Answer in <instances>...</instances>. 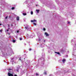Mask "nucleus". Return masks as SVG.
<instances>
[{"instance_id":"obj_7","label":"nucleus","mask_w":76,"mask_h":76,"mask_svg":"<svg viewBox=\"0 0 76 76\" xmlns=\"http://www.w3.org/2000/svg\"><path fill=\"white\" fill-rule=\"evenodd\" d=\"M16 19L17 20H19V17H17L16 18Z\"/></svg>"},{"instance_id":"obj_22","label":"nucleus","mask_w":76,"mask_h":76,"mask_svg":"<svg viewBox=\"0 0 76 76\" xmlns=\"http://www.w3.org/2000/svg\"><path fill=\"white\" fill-rule=\"evenodd\" d=\"M7 16L5 17V19H7Z\"/></svg>"},{"instance_id":"obj_14","label":"nucleus","mask_w":76,"mask_h":76,"mask_svg":"<svg viewBox=\"0 0 76 76\" xmlns=\"http://www.w3.org/2000/svg\"><path fill=\"white\" fill-rule=\"evenodd\" d=\"M2 31H3V30H0V31L1 32H2Z\"/></svg>"},{"instance_id":"obj_28","label":"nucleus","mask_w":76,"mask_h":76,"mask_svg":"<svg viewBox=\"0 0 76 76\" xmlns=\"http://www.w3.org/2000/svg\"><path fill=\"white\" fill-rule=\"evenodd\" d=\"M14 76H17V75H14Z\"/></svg>"},{"instance_id":"obj_30","label":"nucleus","mask_w":76,"mask_h":76,"mask_svg":"<svg viewBox=\"0 0 76 76\" xmlns=\"http://www.w3.org/2000/svg\"><path fill=\"white\" fill-rule=\"evenodd\" d=\"M10 29L9 28H8V29Z\"/></svg>"},{"instance_id":"obj_1","label":"nucleus","mask_w":76,"mask_h":76,"mask_svg":"<svg viewBox=\"0 0 76 76\" xmlns=\"http://www.w3.org/2000/svg\"><path fill=\"white\" fill-rule=\"evenodd\" d=\"M8 75L9 76H13V74L9 73H8Z\"/></svg>"},{"instance_id":"obj_19","label":"nucleus","mask_w":76,"mask_h":76,"mask_svg":"<svg viewBox=\"0 0 76 76\" xmlns=\"http://www.w3.org/2000/svg\"><path fill=\"white\" fill-rule=\"evenodd\" d=\"M19 32V31H17V33H18V32Z\"/></svg>"},{"instance_id":"obj_24","label":"nucleus","mask_w":76,"mask_h":76,"mask_svg":"<svg viewBox=\"0 0 76 76\" xmlns=\"http://www.w3.org/2000/svg\"><path fill=\"white\" fill-rule=\"evenodd\" d=\"M19 60H21V59H20V58L19 59Z\"/></svg>"},{"instance_id":"obj_12","label":"nucleus","mask_w":76,"mask_h":76,"mask_svg":"<svg viewBox=\"0 0 76 76\" xmlns=\"http://www.w3.org/2000/svg\"><path fill=\"white\" fill-rule=\"evenodd\" d=\"M15 9V8L14 7H12V10H13V9Z\"/></svg>"},{"instance_id":"obj_3","label":"nucleus","mask_w":76,"mask_h":76,"mask_svg":"<svg viewBox=\"0 0 76 76\" xmlns=\"http://www.w3.org/2000/svg\"><path fill=\"white\" fill-rule=\"evenodd\" d=\"M25 28L26 29H27V30H28V29H29V27H28V26H27L25 27Z\"/></svg>"},{"instance_id":"obj_4","label":"nucleus","mask_w":76,"mask_h":76,"mask_svg":"<svg viewBox=\"0 0 76 76\" xmlns=\"http://www.w3.org/2000/svg\"><path fill=\"white\" fill-rule=\"evenodd\" d=\"M45 35H46V37H47V36H48V35H48V33H47V32H45Z\"/></svg>"},{"instance_id":"obj_5","label":"nucleus","mask_w":76,"mask_h":76,"mask_svg":"<svg viewBox=\"0 0 76 76\" xmlns=\"http://www.w3.org/2000/svg\"><path fill=\"white\" fill-rule=\"evenodd\" d=\"M62 61H63V63H64L65 61H66V60H65V59H63V60H62Z\"/></svg>"},{"instance_id":"obj_32","label":"nucleus","mask_w":76,"mask_h":76,"mask_svg":"<svg viewBox=\"0 0 76 76\" xmlns=\"http://www.w3.org/2000/svg\"><path fill=\"white\" fill-rule=\"evenodd\" d=\"M5 32H6V31H5Z\"/></svg>"},{"instance_id":"obj_11","label":"nucleus","mask_w":76,"mask_h":76,"mask_svg":"<svg viewBox=\"0 0 76 76\" xmlns=\"http://www.w3.org/2000/svg\"><path fill=\"white\" fill-rule=\"evenodd\" d=\"M44 75H47V73H46V72H44Z\"/></svg>"},{"instance_id":"obj_25","label":"nucleus","mask_w":76,"mask_h":76,"mask_svg":"<svg viewBox=\"0 0 76 76\" xmlns=\"http://www.w3.org/2000/svg\"><path fill=\"white\" fill-rule=\"evenodd\" d=\"M7 31H9V30L8 29L7 30Z\"/></svg>"},{"instance_id":"obj_8","label":"nucleus","mask_w":76,"mask_h":76,"mask_svg":"<svg viewBox=\"0 0 76 76\" xmlns=\"http://www.w3.org/2000/svg\"><path fill=\"white\" fill-rule=\"evenodd\" d=\"M23 16H26V13H23Z\"/></svg>"},{"instance_id":"obj_31","label":"nucleus","mask_w":76,"mask_h":76,"mask_svg":"<svg viewBox=\"0 0 76 76\" xmlns=\"http://www.w3.org/2000/svg\"><path fill=\"white\" fill-rule=\"evenodd\" d=\"M44 42H45V40L44 41Z\"/></svg>"},{"instance_id":"obj_27","label":"nucleus","mask_w":76,"mask_h":76,"mask_svg":"<svg viewBox=\"0 0 76 76\" xmlns=\"http://www.w3.org/2000/svg\"><path fill=\"white\" fill-rule=\"evenodd\" d=\"M1 25V23H0V26Z\"/></svg>"},{"instance_id":"obj_26","label":"nucleus","mask_w":76,"mask_h":76,"mask_svg":"<svg viewBox=\"0 0 76 76\" xmlns=\"http://www.w3.org/2000/svg\"><path fill=\"white\" fill-rule=\"evenodd\" d=\"M17 72H19V70H18V69H17Z\"/></svg>"},{"instance_id":"obj_33","label":"nucleus","mask_w":76,"mask_h":76,"mask_svg":"<svg viewBox=\"0 0 76 76\" xmlns=\"http://www.w3.org/2000/svg\"><path fill=\"white\" fill-rule=\"evenodd\" d=\"M19 68H18V69H19Z\"/></svg>"},{"instance_id":"obj_15","label":"nucleus","mask_w":76,"mask_h":76,"mask_svg":"<svg viewBox=\"0 0 76 76\" xmlns=\"http://www.w3.org/2000/svg\"><path fill=\"white\" fill-rule=\"evenodd\" d=\"M33 24H34V25H37V24H36V23H33Z\"/></svg>"},{"instance_id":"obj_18","label":"nucleus","mask_w":76,"mask_h":76,"mask_svg":"<svg viewBox=\"0 0 76 76\" xmlns=\"http://www.w3.org/2000/svg\"><path fill=\"white\" fill-rule=\"evenodd\" d=\"M36 76H38V74H36Z\"/></svg>"},{"instance_id":"obj_29","label":"nucleus","mask_w":76,"mask_h":76,"mask_svg":"<svg viewBox=\"0 0 76 76\" xmlns=\"http://www.w3.org/2000/svg\"><path fill=\"white\" fill-rule=\"evenodd\" d=\"M68 23H70V22H68Z\"/></svg>"},{"instance_id":"obj_9","label":"nucleus","mask_w":76,"mask_h":76,"mask_svg":"<svg viewBox=\"0 0 76 76\" xmlns=\"http://www.w3.org/2000/svg\"><path fill=\"white\" fill-rule=\"evenodd\" d=\"M55 53H57L58 54V55L60 54V53H59V52L57 53L56 52H55Z\"/></svg>"},{"instance_id":"obj_20","label":"nucleus","mask_w":76,"mask_h":76,"mask_svg":"<svg viewBox=\"0 0 76 76\" xmlns=\"http://www.w3.org/2000/svg\"><path fill=\"white\" fill-rule=\"evenodd\" d=\"M20 40H22V38H20Z\"/></svg>"},{"instance_id":"obj_16","label":"nucleus","mask_w":76,"mask_h":76,"mask_svg":"<svg viewBox=\"0 0 76 76\" xmlns=\"http://www.w3.org/2000/svg\"><path fill=\"white\" fill-rule=\"evenodd\" d=\"M13 42H15V40H13Z\"/></svg>"},{"instance_id":"obj_21","label":"nucleus","mask_w":76,"mask_h":76,"mask_svg":"<svg viewBox=\"0 0 76 76\" xmlns=\"http://www.w3.org/2000/svg\"><path fill=\"white\" fill-rule=\"evenodd\" d=\"M31 49L30 48L29 49V51H31Z\"/></svg>"},{"instance_id":"obj_6","label":"nucleus","mask_w":76,"mask_h":76,"mask_svg":"<svg viewBox=\"0 0 76 76\" xmlns=\"http://www.w3.org/2000/svg\"><path fill=\"white\" fill-rule=\"evenodd\" d=\"M36 11L38 13H39V10H36Z\"/></svg>"},{"instance_id":"obj_2","label":"nucleus","mask_w":76,"mask_h":76,"mask_svg":"<svg viewBox=\"0 0 76 76\" xmlns=\"http://www.w3.org/2000/svg\"><path fill=\"white\" fill-rule=\"evenodd\" d=\"M31 22H37V20H31Z\"/></svg>"},{"instance_id":"obj_10","label":"nucleus","mask_w":76,"mask_h":76,"mask_svg":"<svg viewBox=\"0 0 76 76\" xmlns=\"http://www.w3.org/2000/svg\"><path fill=\"white\" fill-rule=\"evenodd\" d=\"M31 15H33V11H31Z\"/></svg>"},{"instance_id":"obj_23","label":"nucleus","mask_w":76,"mask_h":76,"mask_svg":"<svg viewBox=\"0 0 76 76\" xmlns=\"http://www.w3.org/2000/svg\"><path fill=\"white\" fill-rule=\"evenodd\" d=\"M31 38H33V36H32V37H30Z\"/></svg>"},{"instance_id":"obj_17","label":"nucleus","mask_w":76,"mask_h":76,"mask_svg":"<svg viewBox=\"0 0 76 76\" xmlns=\"http://www.w3.org/2000/svg\"><path fill=\"white\" fill-rule=\"evenodd\" d=\"M12 70V69H9V71H10V70Z\"/></svg>"},{"instance_id":"obj_13","label":"nucleus","mask_w":76,"mask_h":76,"mask_svg":"<svg viewBox=\"0 0 76 76\" xmlns=\"http://www.w3.org/2000/svg\"><path fill=\"white\" fill-rule=\"evenodd\" d=\"M43 31H45V28H43Z\"/></svg>"}]
</instances>
